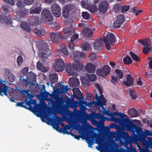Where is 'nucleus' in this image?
Returning a JSON list of instances; mask_svg holds the SVG:
<instances>
[{
    "label": "nucleus",
    "instance_id": "nucleus-25",
    "mask_svg": "<svg viewBox=\"0 0 152 152\" xmlns=\"http://www.w3.org/2000/svg\"><path fill=\"white\" fill-rule=\"evenodd\" d=\"M80 101H75L73 98H72L69 102V107L72 109L74 108L75 109L79 105Z\"/></svg>",
    "mask_w": 152,
    "mask_h": 152
},
{
    "label": "nucleus",
    "instance_id": "nucleus-28",
    "mask_svg": "<svg viewBox=\"0 0 152 152\" xmlns=\"http://www.w3.org/2000/svg\"><path fill=\"white\" fill-rule=\"evenodd\" d=\"M85 69L88 72L93 73L95 70V66L92 63H88L86 66Z\"/></svg>",
    "mask_w": 152,
    "mask_h": 152
},
{
    "label": "nucleus",
    "instance_id": "nucleus-20",
    "mask_svg": "<svg viewBox=\"0 0 152 152\" xmlns=\"http://www.w3.org/2000/svg\"><path fill=\"white\" fill-rule=\"evenodd\" d=\"M61 37L60 33H51L50 34V39L51 41L53 43L58 42Z\"/></svg>",
    "mask_w": 152,
    "mask_h": 152
},
{
    "label": "nucleus",
    "instance_id": "nucleus-37",
    "mask_svg": "<svg viewBox=\"0 0 152 152\" xmlns=\"http://www.w3.org/2000/svg\"><path fill=\"white\" fill-rule=\"evenodd\" d=\"M139 42L145 47L151 46V41L149 39H146L144 40H140Z\"/></svg>",
    "mask_w": 152,
    "mask_h": 152
},
{
    "label": "nucleus",
    "instance_id": "nucleus-41",
    "mask_svg": "<svg viewBox=\"0 0 152 152\" xmlns=\"http://www.w3.org/2000/svg\"><path fill=\"white\" fill-rule=\"evenodd\" d=\"M115 72L117 77L118 79H120L123 77V73L120 70L118 69H116L115 70Z\"/></svg>",
    "mask_w": 152,
    "mask_h": 152
},
{
    "label": "nucleus",
    "instance_id": "nucleus-48",
    "mask_svg": "<svg viewBox=\"0 0 152 152\" xmlns=\"http://www.w3.org/2000/svg\"><path fill=\"white\" fill-rule=\"evenodd\" d=\"M89 4L87 1H85L83 0L81 2V5L83 8L87 9V7H88Z\"/></svg>",
    "mask_w": 152,
    "mask_h": 152
},
{
    "label": "nucleus",
    "instance_id": "nucleus-45",
    "mask_svg": "<svg viewBox=\"0 0 152 152\" xmlns=\"http://www.w3.org/2000/svg\"><path fill=\"white\" fill-rule=\"evenodd\" d=\"M87 9L92 13L95 12V5L89 4L87 7Z\"/></svg>",
    "mask_w": 152,
    "mask_h": 152
},
{
    "label": "nucleus",
    "instance_id": "nucleus-26",
    "mask_svg": "<svg viewBox=\"0 0 152 152\" xmlns=\"http://www.w3.org/2000/svg\"><path fill=\"white\" fill-rule=\"evenodd\" d=\"M37 66L38 69L42 72H47L49 70L48 67L44 66L43 64L39 61L37 63Z\"/></svg>",
    "mask_w": 152,
    "mask_h": 152
},
{
    "label": "nucleus",
    "instance_id": "nucleus-38",
    "mask_svg": "<svg viewBox=\"0 0 152 152\" xmlns=\"http://www.w3.org/2000/svg\"><path fill=\"white\" fill-rule=\"evenodd\" d=\"M82 48L83 50L87 51H90L91 49V46L88 42H85L82 45Z\"/></svg>",
    "mask_w": 152,
    "mask_h": 152
},
{
    "label": "nucleus",
    "instance_id": "nucleus-17",
    "mask_svg": "<svg viewBox=\"0 0 152 152\" xmlns=\"http://www.w3.org/2000/svg\"><path fill=\"white\" fill-rule=\"evenodd\" d=\"M69 86L72 87L74 88L72 89L75 88H76L79 86L80 84V82L79 79L76 77L70 78L69 80Z\"/></svg>",
    "mask_w": 152,
    "mask_h": 152
},
{
    "label": "nucleus",
    "instance_id": "nucleus-51",
    "mask_svg": "<svg viewBox=\"0 0 152 152\" xmlns=\"http://www.w3.org/2000/svg\"><path fill=\"white\" fill-rule=\"evenodd\" d=\"M130 54L134 60L137 61H140V59L137 55L131 52H130Z\"/></svg>",
    "mask_w": 152,
    "mask_h": 152
},
{
    "label": "nucleus",
    "instance_id": "nucleus-2",
    "mask_svg": "<svg viewBox=\"0 0 152 152\" xmlns=\"http://www.w3.org/2000/svg\"><path fill=\"white\" fill-rule=\"evenodd\" d=\"M96 50H99L103 46V42L105 44L106 48L109 50L111 48V45H113L115 42V38L114 35L112 33L108 32L103 38L96 40Z\"/></svg>",
    "mask_w": 152,
    "mask_h": 152
},
{
    "label": "nucleus",
    "instance_id": "nucleus-53",
    "mask_svg": "<svg viewBox=\"0 0 152 152\" xmlns=\"http://www.w3.org/2000/svg\"><path fill=\"white\" fill-rule=\"evenodd\" d=\"M6 78L7 79H8L9 81L10 82L14 81L15 80V77L12 73L11 74H10L9 75L7 76Z\"/></svg>",
    "mask_w": 152,
    "mask_h": 152
},
{
    "label": "nucleus",
    "instance_id": "nucleus-13",
    "mask_svg": "<svg viewBox=\"0 0 152 152\" xmlns=\"http://www.w3.org/2000/svg\"><path fill=\"white\" fill-rule=\"evenodd\" d=\"M41 15L44 22H49L52 21L53 19L50 12L47 10H43L42 12Z\"/></svg>",
    "mask_w": 152,
    "mask_h": 152
},
{
    "label": "nucleus",
    "instance_id": "nucleus-44",
    "mask_svg": "<svg viewBox=\"0 0 152 152\" xmlns=\"http://www.w3.org/2000/svg\"><path fill=\"white\" fill-rule=\"evenodd\" d=\"M82 17L86 20H89L90 18V15L89 13L86 12H83L82 13Z\"/></svg>",
    "mask_w": 152,
    "mask_h": 152
},
{
    "label": "nucleus",
    "instance_id": "nucleus-12",
    "mask_svg": "<svg viewBox=\"0 0 152 152\" xmlns=\"http://www.w3.org/2000/svg\"><path fill=\"white\" fill-rule=\"evenodd\" d=\"M110 67L108 66L105 65L100 69H98L96 71V74L103 77H106L110 72Z\"/></svg>",
    "mask_w": 152,
    "mask_h": 152
},
{
    "label": "nucleus",
    "instance_id": "nucleus-35",
    "mask_svg": "<svg viewBox=\"0 0 152 152\" xmlns=\"http://www.w3.org/2000/svg\"><path fill=\"white\" fill-rule=\"evenodd\" d=\"M35 33L39 37L43 36L46 32V31L43 28L38 29L35 28L34 30Z\"/></svg>",
    "mask_w": 152,
    "mask_h": 152
},
{
    "label": "nucleus",
    "instance_id": "nucleus-63",
    "mask_svg": "<svg viewBox=\"0 0 152 152\" xmlns=\"http://www.w3.org/2000/svg\"><path fill=\"white\" fill-rule=\"evenodd\" d=\"M129 9V6L126 5L122 7L121 8L122 11L123 13H125L128 11Z\"/></svg>",
    "mask_w": 152,
    "mask_h": 152
},
{
    "label": "nucleus",
    "instance_id": "nucleus-62",
    "mask_svg": "<svg viewBox=\"0 0 152 152\" xmlns=\"http://www.w3.org/2000/svg\"><path fill=\"white\" fill-rule=\"evenodd\" d=\"M68 88L67 86H65L64 85H62V86L60 89V90L62 92L64 93L66 92L68 90Z\"/></svg>",
    "mask_w": 152,
    "mask_h": 152
},
{
    "label": "nucleus",
    "instance_id": "nucleus-46",
    "mask_svg": "<svg viewBox=\"0 0 152 152\" xmlns=\"http://www.w3.org/2000/svg\"><path fill=\"white\" fill-rule=\"evenodd\" d=\"M152 51V46L145 47L143 48V52L144 54H147L149 51Z\"/></svg>",
    "mask_w": 152,
    "mask_h": 152
},
{
    "label": "nucleus",
    "instance_id": "nucleus-14",
    "mask_svg": "<svg viewBox=\"0 0 152 152\" xmlns=\"http://www.w3.org/2000/svg\"><path fill=\"white\" fill-rule=\"evenodd\" d=\"M52 13L56 17L59 18L61 15V10L60 6L56 4H53L51 6Z\"/></svg>",
    "mask_w": 152,
    "mask_h": 152
},
{
    "label": "nucleus",
    "instance_id": "nucleus-24",
    "mask_svg": "<svg viewBox=\"0 0 152 152\" xmlns=\"http://www.w3.org/2000/svg\"><path fill=\"white\" fill-rule=\"evenodd\" d=\"M126 81H124L123 83L127 86H130L133 85V79L130 75H127Z\"/></svg>",
    "mask_w": 152,
    "mask_h": 152
},
{
    "label": "nucleus",
    "instance_id": "nucleus-11",
    "mask_svg": "<svg viewBox=\"0 0 152 152\" xmlns=\"http://www.w3.org/2000/svg\"><path fill=\"white\" fill-rule=\"evenodd\" d=\"M64 61L61 58L56 59L53 67L54 70L57 72L63 71L65 67Z\"/></svg>",
    "mask_w": 152,
    "mask_h": 152
},
{
    "label": "nucleus",
    "instance_id": "nucleus-31",
    "mask_svg": "<svg viewBox=\"0 0 152 152\" xmlns=\"http://www.w3.org/2000/svg\"><path fill=\"white\" fill-rule=\"evenodd\" d=\"M73 65L74 69L77 71L80 70L83 68L82 64L78 61H76L75 63L73 64Z\"/></svg>",
    "mask_w": 152,
    "mask_h": 152
},
{
    "label": "nucleus",
    "instance_id": "nucleus-34",
    "mask_svg": "<svg viewBox=\"0 0 152 152\" xmlns=\"http://www.w3.org/2000/svg\"><path fill=\"white\" fill-rule=\"evenodd\" d=\"M30 24L31 25H37L39 23V18L38 16H33L30 19Z\"/></svg>",
    "mask_w": 152,
    "mask_h": 152
},
{
    "label": "nucleus",
    "instance_id": "nucleus-50",
    "mask_svg": "<svg viewBox=\"0 0 152 152\" xmlns=\"http://www.w3.org/2000/svg\"><path fill=\"white\" fill-rule=\"evenodd\" d=\"M87 77L88 78L89 80L91 82L95 81V74L87 75Z\"/></svg>",
    "mask_w": 152,
    "mask_h": 152
},
{
    "label": "nucleus",
    "instance_id": "nucleus-42",
    "mask_svg": "<svg viewBox=\"0 0 152 152\" xmlns=\"http://www.w3.org/2000/svg\"><path fill=\"white\" fill-rule=\"evenodd\" d=\"M3 10L6 13H10L11 11V8L8 5H4L3 6Z\"/></svg>",
    "mask_w": 152,
    "mask_h": 152
},
{
    "label": "nucleus",
    "instance_id": "nucleus-58",
    "mask_svg": "<svg viewBox=\"0 0 152 152\" xmlns=\"http://www.w3.org/2000/svg\"><path fill=\"white\" fill-rule=\"evenodd\" d=\"M130 93L132 99H135L137 97L136 93L135 91L134 90H131L130 91Z\"/></svg>",
    "mask_w": 152,
    "mask_h": 152
},
{
    "label": "nucleus",
    "instance_id": "nucleus-5",
    "mask_svg": "<svg viewBox=\"0 0 152 152\" xmlns=\"http://www.w3.org/2000/svg\"><path fill=\"white\" fill-rule=\"evenodd\" d=\"M95 128H93L92 126L87 123L84 130L86 133L85 139L88 146L91 148H92L91 146L95 143Z\"/></svg>",
    "mask_w": 152,
    "mask_h": 152
},
{
    "label": "nucleus",
    "instance_id": "nucleus-59",
    "mask_svg": "<svg viewBox=\"0 0 152 152\" xmlns=\"http://www.w3.org/2000/svg\"><path fill=\"white\" fill-rule=\"evenodd\" d=\"M116 20H118V21L123 23L125 20V18L122 15H119L117 17Z\"/></svg>",
    "mask_w": 152,
    "mask_h": 152
},
{
    "label": "nucleus",
    "instance_id": "nucleus-22",
    "mask_svg": "<svg viewBox=\"0 0 152 152\" xmlns=\"http://www.w3.org/2000/svg\"><path fill=\"white\" fill-rule=\"evenodd\" d=\"M39 4H37L35 7H31L30 9V13L31 14H39L41 11V5L38 6Z\"/></svg>",
    "mask_w": 152,
    "mask_h": 152
},
{
    "label": "nucleus",
    "instance_id": "nucleus-30",
    "mask_svg": "<svg viewBox=\"0 0 152 152\" xmlns=\"http://www.w3.org/2000/svg\"><path fill=\"white\" fill-rule=\"evenodd\" d=\"M127 112L131 117H136L139 115L137 110L134 108L130 109L127 111Z\"/></svg>",
    "mask_w": 152,
    "mask_h": 152
},
{
    "label": "nucleus",
    "instance_id": "nucleus-15",
    "mask_svg": "<svg viewBox=\"0 0 152 152\" xmlns=\"http://www.w3.org/2000/svg\"><path fill=\"white\" fill-rule=\"evenodd\" d=\"M74 7V5L72 4L65 5L62 11L63 17L65 18H67L69 15L70 12L73 9Z\"/></svg>",
    "mask_w": 152,
    "mask_h": 152
},
{
    "label": "nucleus",
    "instance_id": "nucleus-60",
    "mask_svg": "<svg viewBox=\"0 0 152 152\" xmlns=\"http://www.w3.org/2000/svg\"><path fill=\"white\" fill-rule=\"evenodd\" d=\"M9 87L10 88L6 92V93L7 94V95L6 96H7V91H9L8 93L9 95L11 97H13L14 96V91L13 90H12L11 91H10V90L11 89H13V88H11L10 87Z\"/></svg>",
    "mask_w": 152,
    "mask_h": 152
},
{
    "label": "nucleus",
    "instance_id": "nucleus-55",
    "mask_svg": "<svg viewBox=\"0 0 152 152\" xmlns=\"http://www.w3.org/2000/svg\"><path fill=\"white\" fill-rule=\"evenodd\" d=\"M118 78L115 76L113 75L111 77V82L114 84H117L118 82Z\"/></svg>",
    "mask_w": 152,
    "mask_h": 152
},
{
    "label": "nucleus",
    "instance_id": "nucleus-23",
    "mask_svg": "<svg viewBox=\"0 0 152 152\" xmlns=\"http://www.w3.org/2000/svg\"><path fill=\"white\" fill-rule=\"evenodd\" d=\"M49 79L51 81V84L52 85L56 83L58 80V76L56 73H51L49 75Z\"/></svg>",
    "mask_w": 152,
    "mask_h": 152
},
{
    "label": "nucleus",
    "instance_id": "nucleus-49",
    "mask_svg": "<svg viewBox=\"0 0 152 152\" xmlns=\"http://www.w3.org/2000/svg\"><path fill=\"white\" fill-rule=\"evenodd\" d=\"M24 3L22 0H18L16 4L18 7L23 8L24 6Z\"/></svg>",
    "mask_w": 152,
    "mask_h": 152
},
{
    "label": "nucleus",
    "instance_id": "nucleus-19",
    "mask_svg": "<svg viewBox=\"0 0 152 152\" xmlns=\"http://www.w3.org/2000/svg\"><path fill=\"white\" fill-rule=\"evenodd\" d=\"M82 33L85 38H88L93 36V32L91 29L88 27H85L82 30Z\"/></svg>",
    "mask_w": 152,
    "mask_h": 152
},
{
    "label": "nucleus",
    "instance_id": "nucleus-4",
    "mask_svg": "<svg viewBox=\"0 0 152 152\" xmlns=\"http://www.w3.org/2000/svg\"><path fill=\"white\" fill-rule=\"evenodd\" d=\"M114 116H110L111 118H107L104 116L99 114L96 113V118L99 120V122L96 121V126L99 129L104 126V122L106 120L107 121H113L115 123L118 122L119 124L125 125L124 121H126V119L124 120L120 119V118H116Z\"/></svg>",
    "mask_w": 152,
    "mask_h": 152
},
{
    "label": "nucleus",
    "instance_id": "nucleus-64",
    "mask_svg": "<svg viewBox=\"0 0 152 152\" xmlns=\"http://www.w3.org/2000/svg\"><path fill=\"white\" fill-rule=\"evenodd\" d=\"M28 67H25L23 68L21 71V73L23 74L26 75L28 72Z\"/></svg>",
    "mask_w": 152,
    "mask_h": 152
},
{
    "label": "nucleus",
    "instance_id": "nucleus-40",
    "mask_svg": "<svg viewBox=\"0 0 152 152\" xmlns=\"http://www.w3.org/2000/svg\"><path fill=\"white\" fill-rule=\"evenodd\" d=\"M90 81L87 77H84L82 80V84L85 86H88L90 85Z\"/></svg>",
    "mask_w": 152,
    "mask_h": 152
},
{
    "label": "nucleus",
    "instance_id": "nucleus-18",
    "mask_svg": "<svg viewBox=\"0 0 152 152\" xmlns=\"http://www.w3.org/2000/svg\"><path fill=\"white\" fill-rule=\"evenodd\" d=\"M10 88L6 86L3 81L0 82V94L2 96L7 95L6 92Z\"/></svg>",
    "mask_w": 152,
    "mask_h": 152
},
{
    "label": "nucleus",
    "instance_id": "nucleus-54",
    "mask_svg": "<svg viewBox=\"0 0 152 152\" xmlns=\"http://www.w3.org/2000/svg\"><path fill=\"white\" fill-rule=\"evenodd\" d=\"M132 11L135 14L136 16H137L138 14L142 12V10H137V7H134L132 9Z\"/></svg>",
    "mask_w": 152,
    "mask_h": 152
},
{
    "label": "nucleus",
    "instance_id": "nucleus-1",
    "mask_svg": "<svg viewBox=\"0 0 152 152\" xmlns=\"http://www.w3.org/2000/svg\"><path fill=\"white\" fill-rule=\"evenodd\" d=\"M96 88L98 89L100 93L99 96L96 93V106H99L102 107L103 110V113L104 115H109L110 116H115L116 115H119L117 112L110 113V111L108 110H106L105 107L103 106L104 105H105L107 102V101L105 98L102 95L103 89L101 85H99L97 83H96ZM97 107L96 106V110Z\"/></svg>",
    "mask_w": 152,
    "mask_h": 152
},
{
    "label": "nucleus",
    "instance_id": "nucleus-27",
    "mask_svg": "<svg viewBox=\"0 0 152 152\" xmlns=\"http://www.w3.org/2000/svg\"><path fill=\"white\" fill-rule=\"evenodd\" d=\"M82 57H85V53L83 52L77 51L74 53L73 58L74 59L76 60V61H78V59Z\"/></svg>",
    "mask_w": 152,
    "mask_h": 152
},
{
    "label": "nucleus",
    "instance_id": "nucleus-43",
    "mask_svg": "<svg viewBox=\"0 0 152 152\" xmlns=\"http://www.w3.org/2000/svg\"><path fill=\"white\" fill-rule=\"evenodd\" d=\"M124 63L126 64H129L132 62V60L131 58L128 56H126L123 60Z\"/></svg>",
    "mask_w": 152,
    "mask_h": 152
},
{
    "label": "nucleus",
    "instance_id": "nucleus-10",
    "mask_svg": "<svg viewBox=\"0 0 152 152\" xmlns=\"http://www.w3.org/2000/svg\"><path fill=\"white\" fill-rule=\"evenodd\" d=\"M47 101L51 103L52 107L53 109L61 111L63 110L64 106L60 100L54 101L52 100V98H50L47 99Z\"/></svg>",
    "mask_w": 152,
    "mask_h": 152
},
{
    "label": "nucleus",
    "instance_id": "nucleus-56",
    "mask_svg": "<svg viewBox=\"0 0 152 152\" xmlns=\"http://www.w3.org/2000/svg\"><path fill=\"white\" fill-rule=\"evenodd\" d=\"M83 103V104H84V105L87 106L89 107H91L93 104H95V101H93V102H87L86 101H81L80 102L81 103Z\"/></svg>",
    "mask_w": 152,
    "mask_h": 152
},
{
    "label": "nucleus",
    "instance_id": "nucleus-52",
    "mask_svg": "<svg viewBox=\"0 0 152 152\" xmlns=\"http://www.w3.org/2000/svg\"><path fill=\"white\" fill-rule=\"evenodd\" d=\"M17 62L18 66H20L22 64L23 58L21 56H19L17 58Z\"/></svg>",
    "mask_w": 152,
    "mask_h": 152
},
{
    "label": "nucleus",
    "instance_id": "nucleus-47",
    "mask_svg": "<svg viewBox=\"0 0 152 152\" xmlns=\"http://www.w3.org/2000/svg\"><path fill=\"white\" fill-rule=\"evenodd\" d=\"M50 96L52 97L53 99H56L58 97V93L57 90L54 91L52 94H50Z\"/></svg>",
    "mask_w": 152,
    "mask_h": 152
},
{
    "label": "nucleus",
    "instance_id": "nucleus-6",
    "mask_svg": "<svg viewBox=\"0 0 152 152\" xmlns=\"http://www.w3.org/2000/svg\"><path fill=\"white\" fill-rule=\"evenodd\" d=\"M72 22H70L71 23L70 27H65L64 28V33L67 36L70 37L71 36V37L70 42L68 45V47L69 49L72 52L71 53L74 51L75 45L74 44V40L77 39L79 37L78 34H75V30L73 27H71Z\"/></svg>",
    "mask_w": 152,
    "mask_h": 152
},
{
    "label": "nucleus",
    "instance_id": "nucleus-9",
    "mask_svg": "<svg viewBox=\"0 0 152 152\" xmlns=\"http://www.w3.org/2000/svg\"><path fill=\"white\" fill-rule=\"evenodd\" d=\"M96 149L101 152H117V150L107 144H99L96 147Z\"/></svg>",
    "mask_w": 152,
    "mask_h": 152
},
{
    "label": "nucleus",
    "instance_id": "nucleus-33",
    "mask_svg": "<svg viewBox=\"0 0 152 152\" xmlns=\"http://www.w3.org/2000/svg\"><path fill=\"white\" fill-rule=\"evenodd\" d=\"M65 69L66 71L70 75H73L74 73V69L73 68V64H66L65 66Z\"/></svg>",
    "mask_w": 152,
    "mask_h": 152
},
{
    "label": "nucleus",
    "instance_id": "nucleus-21",
    "mask_svg": "<svg viewBox=\"0 0 152 152\" xmlns=\"http://www.w3.org/2000/svg\"><path fill=\"white\" fill-rule=\"evenodd\" d=\"M19 79L22 84L25 85L26 86H29V88H31V86H34L35 85L34 83L29 82L27 79L24 78L23 76H20Z\"/></svg>",
    "mask_w": 152,
    "mask_h": 152
},
{
    "label": "nucleus",
    "instance_id": "nucleus-29",
    "mask_svg": "<svg viewBox=\"0 0 152 152\" xmlns=\"http://www.w3.org/2000/svg\"><path fill=\"white\" fill-rule=\"evenodd\" d=\"M0 21L2 23H5L6 24L12 23V21L10 18L6 16H4V15H0Z\"/></svg>",
    "mask_w": 152,
    "mask_h": 152
},
{
    "label": "nucleus",
    "instance_id": "nucleus-61",
    "mask_svg": "<svg viewBox=\"0 0 152 152\" xmlns=\"http://www.w3.org/2000/svg\"><path fill=\"white\" fill-rule=\"evenodd\" d=\"M122 23L118 21V20H116L114 22L113 24V26L114 27L116 28H119L120 27Z\"/></svg>",
    "mask_w": 152,
    "mask_h": 152
},
{
    "label": "nucleus",
    "instance_id": "nucleus-8",
    "mask_svg": "<svg viewBox=\"0 0 152 152\" xmlns=\"http://www.w3.org/2000/svg\"><path fill=\"white\" fill-rule=\"evenodd\" d=\"M73 97L77 99L80 101L79 106L81 110L85 111L86 110V107L82 102H80L81 101H84L81 99V97L83 96L82 94L80 92L79 88H75L73 89Z\"/></svg>",
    "mask_w": 152,
    "mask_h": 152
},
{
    "label": "nucleus",
    "instance_id": "nucleus-57",
    "mask_svg": "<svg viewBox=\"0 0 152 152\" xmlns=\"http://www.w3.org/2000/svg\"><path fill=\"white\" fill-rule=\"evenodd\" d=\"M27 12L26 10L23 9L20 11L19 14L20 16V18H23L25 17L27 14Z\"/></svg>",
    "mask_w": 152,
    "mask_h": 152
},
{
    "label": "nucleus",
    "instance_id": "nucleus-39",
    "mask_svg": "<svg viewBox=\"0 0 152 152\" xmlns=\"http://www.w3.org/2000/svg\"><path fill=\"white\" fill-rule=\"evenodd\" d=\"M140 128L142 129L140 127ZM141 132H142L143 133H141V132L137 133L136 131H135L137 134L140 136L144 135L148 136H152V133L147 129H145V132H144L142 131V129H141Z\"/></svg>",
    "mask_w": 152,
    "mask_h": 152
},
{
    "label": "nucleus",
    "instance_id": "nucleus-36",
    "mask_svg": "<svg viewBox=\"0 0 152 152\" xmlns=\"http://www.w3.org/2000/svg\"><path fill=\"white\" fill-rule=\"evenodd\" d=\"M59 49L61 52L63 53L66 56H67L69 55V52L65 45H62Z\"/></svg>",
    "mask_w": 152,
    "mask_h": 152
},
{
    "label": "nucleus",
    "instance_id": "nucleus-16",
    "mask_svg": "<svg viewBox=\"0 0 152 152\" xmlns=\"http://www.w3.org/2000/svg\"><path fill=\"white\" fill-rule=\"evenodd\" d=\"M108 6V4L107 1H102L99 4L97 10H98L100 12L105 13L107 11Z\"/></svg>",
    "mask_w": 152,
    "mask_h": 152
},
{
    "label": "nucleus",
    "instance_id": "nucleus-32",
    "mask_svg": "<svg viewBox=\"0 0 152 152\" xmlns=\"http://www.w3.org/2000/svg\"><path fill=\"white\" fill-rule=\"evenodd\" d=\"M20 26L21 28L24 30L28 33H31V29L30 26L28 25L27 23L25 22H21Z\"/></svg>",
    "mask_w": 152,
    "mask_h": 152
},
{
    "label": "nucleus",
    "instance_id": "nucleus-7",
    "mask_svg": "<svg viewBox=\"0 0 152 152\" xmlns=\"http://www.w3.org/2000/svg\"><path fill=\"white\" fill-rule=\"evenodd\" d=\"M39 43L38 46L40 52L38 54V56L40 58L42 59L40 61L44 64V62H46L45 60L50 55H51L50 50L48 48V44L44 41H40Z\"/></svg>",
    "mask_w": 152,
    "mask_h": 152
},
{
    "label": "nucleus",
    "instance_id": "nucleus-3",
    "mask_svg": "<svg viewBox=\"0 0 152 152\" xmlns=\"http://www.w3.org/2000/svg\"><path fill=\"white\" fill-rule=\"evenodd\" d=\"M120 115L122 117L125 118H120V119H126V121H124L125 125L119 124L122 128L127 131H129L132 132L134 134H135V131H136L137 133L141 132L143 133L142 132H141V129L133 124L126 115L124 113H121Z\"/></svg>",
    "mask_w": 152,
    "mask_h": 152
}]
</instances>
